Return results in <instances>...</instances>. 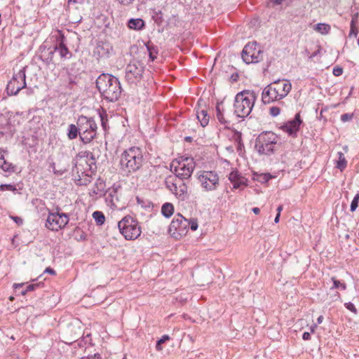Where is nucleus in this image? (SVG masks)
<instances>
[{
	"label": "nucleus",
	"mask_w": 359,
	"mask_h": 359,
	"mask_svg": "<svg viewBox=\"0 0 359 359\" xmlns=\"http://www.w3.org/2000/svg\"><path fill=\"white\" fill-rule=\"evenodd\" d=\"M95 88L102 100L107 103L116 102L124 92L118 78L109 73L102 72L97 77Z\"/></svg>",
	"instance_id": "nucleus-1"
},
{
	"label": "nucleus",
	"mask_w": 359,
	"mask_h": 359,
	"mask_svg": "<svg viewBox=\"0 0 359 359\" xmlns=\"http://www.w3.org/2000/svg\"><path fill=\"white\" fill-rule=\"evenodd\" d=\"M142 150L138 147H131L123 151L120 157V169L127 173L139 170L143 164Z\"/></svg>",
	"instance_id": "nucleus-2"
},
{
	"label": "nucleus",
	"mask_w": 359,
	"mask_h": 359,
	"mask_svg": "<svg viewBox=\"0 0 359 359\" xmlns=\"http://www.w3.org/2000/svg\"><path fill=\"white\" fill-rule=\"evenodd\" d=\"M258 93L252 90H244L238 93L234 98V114L244 118L251 113L257 99Z\"/></svg>",
	"instance_id": "nucleus-3"
},
{
	"label": "nucleus",
	"mask_w": 359,
	"mask_h": 359,
	"mask_svg": "<svg viewBox=\"0 0 359 359\" xmlns=\"http://www.w3.org/2000/svg\"><path fill=\"white\" fill-rule=\"evenodd\" d=\"M280 80L278 79L263 89L262 101L264 104L282 100L290 92L292 84L289 81L283 83H280Z\"/></svg>",
	"instance_id": "nucleus-4"
},
{
	"label": "nucleus",
	"mask_w": 359,
	"mask_h": 359,
	"mask_svg": "<svg viewBox=\"0 0 359 359\" xmlns=\"http://www.w3.org/2000/svg\"><path fill=\"white\" fill-rule=\"evenodd\" d=\"M80 130V141L85 145L97 137V125L94 117L79 115L76 119Z\"/></svg>",
	"instance_id": "nucleus-5"
},
{
	"label": "nucleus",
	"mask_w": 359,
	"mask_h": 359,
	"mask_svg": "<svg viewBox=\"0 0 359 359\" xmlns=\"http://www.w3.org/2000/svg\"><path fill=\"white\" fill-rule=\"evenodd\" d=\"M278 136L272 131L262 132L255 140V148L260 155L271 156L276 151Z\"/></svg>",
	"instance_id": "nucleus-6"
},
{
	"label": "nucleus",
	"mask_w": 359,
	"mask_h": 359,
	"mask_svg": "<svg viewBox=\"0 0 359 359\" xmlns=\"http://www.w3.org/2000/svg\"><path fill=\"white\" fill-rule=\"evenodd\" d=\"M121 235L127 241H133L140 236L142 229L136 217L127 215L118 222Z\"/></svg>",
	"instance_id": "nucleus-7"
},
{
	"label": "nucleus",
	"mask_w": 359,
	"mask_h": 359,
	"mask_svg": "<svg viewBox=\"0 0 359 359\" xmlns=\"http://www.w3.org/2000/svg\"><path fill=\"white\" fill-rule=\"evenodd\" d=\"M264 51L255 41L248 42L241 53L243 61L247 64H256L263 60Z\"/></svg>",
	"instance_id": "nucleus-8"
},
{
	"label": "nucleus",
	"mask_w": 359,
	"mask_h": 359,
	"mask_svg": "<svg viewBox=\"0 0 359 359\" xmlns=\"http://www.w3.org/2000/svg\"><path fill=\"white\" fill-rule=\"evenodd\" d=\"M178 163L180 167L178 168L175 167L174 170H172V165H170V170L175 174V177L180 180L189 179L195 168L196 163L194 158L189 156H181L179 158Z\"/></svg>",
	"instance_id": "nucleus-9"
},
{
	"label": "nucleus",
	"mask_w": 359,
	"mask_h": 359,
	"mask_svg": "<svg viewBox=\"0 0 359 359\" xmlns=\"http://www.w3.org/2000/svg\"><path fill=\"white\" fill-rule=\"evenodd\" d=\"M27 68V67L25 66L20 69L18 73L13 75V77L8 81L6 88L8 95H16L20 90L26 88Z\"/></svg>",
	"instance_id": "nucleus-10"
},
{
	"label": "nucleus",
	"mask_w": 359,
	"mask_h": 359,
	"mask_svg": "<svg viewBox=\"0 0 359 359\" xmlns=\"http://www.w3.org/2000/svg\"><path fill=\"white\" fill-rule=\"evenodd\" d=\"M144 66L140 61L129 63L126 68V81L129 84L137 85L142 79Z\"/></svg>",
	"instance_id": "nucleus-11"
},
{
	"label": "nucleus",
	"mask_w": 359,
	"mask_h": 359,
	"mask_svg": "<svg viewBox=\"0 0 359 359\" xmlns=\"http://www.w3.org/2000/svg\"><path fill=\"white\" fill-rule=\"evenodd\" d=\"M188 219L181 214H177L172 219L169 227V233L175 238H180L188 232Z\"/></svg>",
	"instance_id": "nucleus-12"
},
{
	"label": "nucleus",
	"mask_w": 359,
	"mask_h": 359,
	"mask_svg": "<svg viewBox=\"0 0 359 359\" xmlns=\"http://www.w3.org/2000/svg\"><path fill=\"white\" fill-rule=\"evenodd\" d=\"M198 180L207 191L215 190L219 184V176L216 172L212 170L200 171L198 173Z\"/></svg>",
	"instance_id": "nucleus-13"
},
{
	"label": "nucleus",
	"mask_w": 359,
	"mask_h": 359,
	"mask_svg": "<svg viewBox=\"0 0 359 359\" xmlns=\"http://www.w3.org/2000/svg\"><path fill=\"white\" fill-rule=\"evenodd\" d=\"M55 38L54 48L55 52L60 55L61 60H66L72 57V53L69 50L67 43L66 37L61 30H57V34L54 36Z\"/></svg>",
	"instance_id": "nucleus-14"
},
{
	"label": "nucleus",
	"mask_w": 359,
	"mask_h": 359,
	"mask_svg": "<svg viewBox=\"0 0 359 359\" xmlns=\"http://www.w3.org/2000/svg\"><path fill=\"white\" fill-rule=\"evenodd\" d=\"M55 53L54 46H48L44 42L39 47L35 57L42 61L46 66H49L50 64H53Z\"/></svg>",
	"instance_id": "nucleus-15"
},
{
	"label": "nucleus",
	"mask_w": 359,
	"mask_h": 359,
	"mask_svg": "<svg viewBox=\"0 0 359 359\" xmlns=\"http://www.w3.org/2000/svg\"><path fill=\"white\" fill-rule=\"evenodd\" d=\"M303 123L300 113H297L293 119L290 120L280 126V129L287 133L292 137H297L298 132L300 130V126Z\"/></svg>",
	"instance_id": "nucleus-16"
},
{
	"label": "nucleus",
	"mask_w": 359,
	"mask_h": 359,
	"mask_svg": "<svg viewBox=\"0 0 359 359\" xmlns=\"http://www.w3.org/2000/svg\"><path fill=\"white\" fill-rule=\"evenodd\" d=\"M74 65L75 64H72V67L67 69V75L63 80L65 88L69 93H72V91L75 90L79 81V73L73 72Z\"/></svg>",
	"instance_id": "nucleus-17"
},
{
	"label": "nucleus",
	"mask_w": 359,
	"mask_h": 359,
	"mask_svg": "<svg viewBox=\"0 0 359 359\" xmlns=\"http://www.w3.org/2000/svg\"><path fill=\"white\" fill-rule=\"evenodd\" d=\"M121 188L120 185H116L115 184L110 188H109L104 195L105 196V201L108 206L112 209L117 208L116 203L119 201L118 196V190Z\"/></svg>",
	"instance_id": "nucleus-18"
},
{
	"label": "nucleus",
	"mask_w": 359,
	"mask_h": 359,
	"mask_svg": "<svg viewBox=\"0 0 359 359\" xmlns=\"http://www.w3.org/2000/svg\"><path fill=\"white\" fill-rule=\"evenodd\" d=\"M229 180L233 184V189H237L241 186H248V179L242 176L237 169L233 170L229 175Z\"/></svg>",
	"instance_id": "nucleus-19"
},
{
	"label": "nucleus",
	"mask_w": 359,
	"mask_h": 359,
	"mask_svg": "<svg viewBox=\"0 0 359 359\" xmlns=\"http://www.w3.org/2000/svg\"><path fill=\"white\" fill-rule=\"evenodd\" d=\"M48 215L45 226L52 231H58L60 229V224L58 217H57L55 212H52L49 209H48Z\"/></svg>",
	"instance_id": "nucleus-20"
},
{
	"label": "nucleus",
	"mask_w": 359,
	"mask_h": 359,
	"mask_svg": "<svg viewBox=\"0 0 359 359\" xmlns=\"http://www.w3.org/2000/svg\"><path fill=\"white\" fill-rule=\"evenodd\" d=\"M294 0H267L266 6L279 11L285 10L292 6Z\"/></svg>",
	"instance_id": "nucleus-21"
},
{
	"label": "nucleus",
	"mask_w": 359,
	"mask_h": 359,
	"mask_svg": "<svg viewBox=\"0 0 359 359\" xmlns=\"http://www.w3.org/2000/svg\"><path fill=\"white\" fill-rule=\"evenodd\" d=\"M222 104H223V101L218 102L217 103L216 109H216V117H217V119L218 120V121L219 122V123L224 126L225 129L230 130V129H231V128L230 127L231 121L227 120L224 117V109L221 107V105H222Z\"/></svg>",
	"instance_id": "nucleus-22"
},
{
	"label": "nucleus",
	"mask_w": 359,
	"mask_h": 359,
	"mask_svg": "<svg viewBox=\"0 0 359 359\" xmlns=\"http://www.w3.org/2000/svg\"><path fill=\"white\" fill-rule=\"evenodd\" d=\"M202 101H203V100L201 98H200L198 100V102H197L198 107L197 108L196 107V109L197 119L200 122L201 126L203 128H204V127L207 126L209 123L210 116L208 115L207 110H205L204 109H201V110L199 109V106L201 104V102H202Z\"/></svg>",
	"instance_id": "nucleus-23"
},
{
	"label": "nucleus",
	"mask_w": 359,
	"mask_h": 359,
	"mask_svg": "<svg viewBox=\"0 0 359 359\" xmlns=\"http://www.w3.org/2000/svg\"><path fill=\"white\" fill-rule=\"evenodd\" d=\"M127 27L128 29L132 30L141 31L145 28L146 24L145 22L140 18H132L128 20Z\"/></svg>",
	"instance_id": "nucleus-24"
},
{
	"label": "nucleus",
	"mask_w": 359,
	"mask_h": 359,
	"mask_svg": "<svg viewBox=\"0 0 359 359\" xmlns=\"http://www.w3.org/2000/svg\"><path fill=\"white\" fill-rule=\"evenodd\" d=\"M109 46L107 43L102 41H97L93 50L94 55L100 57L107 55L109 53Z\"/></svg>",
	"instance_id": "nucleus-25"
},
{
	"label": "nucleus",
	"mask_w": 359,
	"mask_h": 359,
	"mask_svg": "<svg viewBox=\"0 0 359 359\" xmlns=\"http://www.w3.org/2000/svg\"><path fill=\"white\" fill-rule=\"evenodd\" d=\"M233 133V139L235 142L237 144L236 149L240 156H242L243 152L244 151V144L242 140V133L240 131H238L235 128L230 129Z\"/></svg>",
	"instance_id": "nucleus-26"
},
{
	"label": "nucleus",
	"mask_w": 359,
	"mask_h": 359,
	"mask_svg": "<svg viewBox=\"0 0 359 359\" xmlns=\"http://www.w3.org/2000/svg\"><path fill=\"white\" fill-rule=\"evenodd\" d=\"M147 50L149 54V57L151 61H154L158 55V48L151 41H147L145 43Z\"/></svg>",
	"instance_id": "nucleus-27"
},
{
	"label": "nucleus",
	"mask_w": 359,
	"mask_h": 359,
	"mask_svg": "<svg viewBox=\"0 0 359 359\" xmlns=\"http://www.w3.org/2000/svg\"><path fill=\"white\" fill-rule=\"evenodd\" d=\"M92 175L82 172L81 174L78 175V177L75 179V183L78 186H87L92 182Z\"/></svg>",
	"instance_id": "nucleus-28"
},
{
	"label": "nucleus",
	"mask_w": 359,
	"mask_h": 359,
	"mask_svg": "<svg viewBox=\"0 0 359 359\" xmlns=\"http://www.w3.org/2000/svg\"><path fill=\"white\" fill-rule=\"evenodd\" d=\"M67 137L70 140H75L78 137H80V130L77 123L76 125L73 123L68 125L67 129Z\"/></svg>",
	"instance_id": "nucleus-29"
},
{
	"label": "nucleus",
	"mask_w": 359,
	"mask_h": 359,
	"mask_svg": "<svg viewBox=\"0 0 359 359\" xmlns=\"http://www.w3.org/2000/svg\"><path fill=\"white\" fill-rule=\"evenodd\" d=\"M60 208L59 206H57L55 208V215H57V217H58V219L60 221V229H62L69 223V216L67 213L60 212Z\"/></svg>",
	"instance_id": "nucleus-30"
},
{
	"label": "nucleus",
	"mask_w": 359,
	"mask_h": 359,
	"mask_svg": "<svg viewBox=\"0 0 359 359\" xmlns=\"http://www.w3.org/2000/svg\"><path fill=\"white\" fill-rule=\"evenodd\" d=\"M176 178L175 175H169L165 180V187L174 194L178 190L177 183L175 182Z\"/></svg>",
	"instance_id": "nucleus-31"
},
{
	"label": "nucleus",
	"mask_w": 359,
	"mask_h": 359,
	"mask_svg": "<svg viewBox=\"0 0 359 359\" xmlns=\"http://www.w3.org/2000/svg\"><path fill=\"white\" fill-rule=\"evenodd\" d=\"M175 195L182 201H184L188 198V187L186 183L182 182L179 185L178 190L175 192Z\"/></svg>",
	"instance_id": "nucleus-32"
},
{
	"label": "nucleus",
	"mask_w": 359,
	"mask_h": 359,
	"mask_svg": "<svg viewBox=\"0 0 359 359\" xmlns=\"http://www.w3.org/2000/svg\"><path fill=\"white\" fill-rule=\"evenodd\" d=\"M174 213V205L171 203H165L161 207V214L165 218H170Z\"/></svg>",
	"instance_id": "nucleus-33"
},
{
	"label": "nucleus",
	"mask_w": 359,
	"mask_h": 359,
	"mask_svg": "<svg viewBox=\"0 0 359 359\" xmlns=\"http://www.w3.org/2000/svg\"><path fill=\"white\" fill-rule=\"evenodd\" d=\"M338 160L336 161L335 168L343 171L347 166V161L341 151L337 152Z\"/></svg>",
	"instance_id": "nucleus-34"
},
{
	"label": "nucleus",
	"mask_w": 359,
	"mask_h": 359,
	"mask_svg": "<svg viewBox=\"0 0 359 359\" xmlns=\"http://www.w3.org/2000/svg\"><path fill=\"white\" fill-rule=\"evenodd\" d=\"M314 29L321 34L325 35L330 33L331 27L327 23H318L315 25Z\"/></svg>",
	"instance_id": "nucleus-35"
},
{
	"label": "nucleus",
	"mask_w": 359,
	"mask_h": 359,
	"mask_svg": "<svg viewBox=\"0 0 359 359\" xmlns=\"http://www.w3.org/2000/svg\"><path fill=\"white\" fill-rule=\"evenodd\" d=\"M273 177V176H272L270 173H262L259 175L254 174L253 180L262 184H264L267 183Z\"/></svg>",
	"instance_id": "nucleus-36"
},
{
	"label": "nucleus",
	"mask_w": 359,
	"mask_h": 359,
	"mask_svg": "<svg viewBox=\"0 0 359 359\" xmlns=\"http://www.w3.org/2000/svg\"><path fill=\"white\" fill-rule=\"evenodd\" d=\"M77 346L80 348L84 347L86 345L92 346V339H91V334L87 333L86 336H83L81 339H78L76 341Z\"/></svg>",
	"instance_id": "nucleus-37"
},
{
	"label": "nucleus",
	"mask_w": 359,
	"mask_h": 359,
	"mask_svg": "<svg viewBox=\"0 0 359 359\" xmlns=\"http://www.w3.org/2000/svg\"><path fill=\"white\" fill-rule=\"evenodd\" d=\"M87 165L89 167V170L92 174H95L97 170V161L99 158H95L93 155L89 156L88 158Z\"/></svg>",
	"instance_id": "nucleus-38"
},
{
	"label": "nucleus",
	"mask_w": 359,
	"mask_h": 359,
	"mask_svg": "<svg viewBox=\"0 0 359 359\" xmlns=\"http://www.w3.org/2000/svg\"><path fill=\"white\" fill-rule=\"evenodd\" d=\"M93 217L97 226L102 225L105 222V216L101 211H95L93 213Z\"/></svg>",
	"instance_id": "nucleus-39"
},
{
	"label": "nucleus",
	"mask_w": 359,
	"mask_h": 359,
	"mask_svg": "<svg viewBox=\"0 0 359 359\" xmlns=\"http://www.w3.org/2000/svg\"><path fill=\"white\" fill-rule=\"evenodd\" d=\"M99 116L100 117L101 125L104 131L109 128L108 126V116L105 110L102 109V111H99Z\"/></svg>",
	"instance_id": "nucleus-40"
},
{
	"label": "nucleus",
	"mask_w": 359,
	"mask_h": 359,
	"mask_svg": "<svg viewBox=\"0 0 359 359\" xmlns=\"http://www.w3.org/2000/svg\"><path fill=\"white\" fill-rule=\"evenodd\" d=\"M93 147L92 150L90 151L91 155H93L95 158H99L101 156V149H102V144H99L98 142H93L92 144Z\"/></svg>",
	"instance_id": "nucleus-41"
},
{
	"label": "nucleus",
	"mask_w": 359,
	"mask_h": 359,
	"mask_svg": "<svg viewBox=\"0 0 359 359\" xmlns=\"http://www.w3.org/2000/svg\"><path fill=\"white\" fill-rule=\"evenodd\" d=\"M91 156L90 151H79L75 156V159L73 160L74 167H77V161L78 159L87 158Z\"/></svg>",
	"instance_id": "nucleus-42"
},
{
	"label": "nucleus",
	"mask_w": 359,
	"mask_h": 359,
	"mask_svg": "<svg viewBox=\"0 0 359 359\" xmlns=\"http://www.w3.org/2000/svg\"><path fill=\"white\" fill-rule=\"evenodd\" d=\"M331 279L333 282V285L330 287V290L340 289L341 290H345L346 289V284L345 283L340 282L335 277H332Z\"/></svg>",
	"instance_id": "nucleus-43"
},
{
	"label": "nucleus",
	"mask_w": 359,
	"mask_h": 359,
	"mask_svg": "<svg viewBox=\"0 0 359 359\" xmlns=\"http://www.w3.org/2000/svg\"><path fill=\"white\" fill-rule=\"evenodd\" d=\"M170 337L168 334L163 335L159 339L156 341V349L158 351H161L163 350L162 344L169 341Z\"/></svg>",
	"instance_id": "nucleus-44"
},
{
	"label": "nucleus",
	"mask_w": 359,
	"mask_h": 359,
	"mask_svg": "<svg viewBox=\"0 0 359 359\" xmlns=\"http://www.w3.org/2000/svg\"><path fill=\"white\" fill-rule=\"evenodd\" d=\"M105 181L100 177L96 180L94 184L95 188L97 189L98 191L102 192L103 194L105 192Z\"/></svg>",
	"instance_id": "nucleus-45"
},
{
	"label": "nucleus",
	"mask_w": 359,
	"mask_h": 359,
	"mask_svg": "<svg viewBox=\"0 0 359 359\" xmlns=\"http://www.w3.org/2000/svg\"><path fill=\"white\" fill-rule=\"evenodd\" d=\"M0 168L6 172H15V166L13 165L11 163H8L6 161H4L1 164H0Z\"/></svg>",
	"instance_id": "nucleus-46"
},
{
	"label": "nucleus",
	"mask_w": 359,
	"mask_h": 359,
	"mask_svg": "<svg viewBox=\"0 0 359 359\" xmlns=\"http://www.w3.org/2000/svg\"><path fill=\"white\" fill-rule=\"evenodd\" d=\"M358 203H359V193H357L355 196L353 197L351 205H350V211L351 212H353L356 210V209L358 207Z\"/></svg>",
	"instance_id": "nucleus-47"
},
{
	"label": "nucleus",
	"mask_w": 359,
	"mask_h": 359,
	"mask_svg": "<svg viewBox=\"0 0 359 359\" xmlns=\"http://www.w3.org/2000/svg\"><path fill=\"white\" fill-rule=\"evenodd\" d=\"M44 286V283L42 281L37 282L36 283H32L27 286L26 290L27 292L34 291L38 288L43 287Z\"/></svg>",
	"instance_id": "nucleus-48"
},
{
	"label": "nucleus",
	"mask_w": 359,
	"mask_h": 359,
	"mask_svg": "<svg viewBox=\"0 0 359 359\" xmlns=\"http://www.w3.org/2000/svg\"><path fill=\"white\" fill-rule=\"evenodd\" d=\"M6 190L15 192L17 191V189H16V187L15 184H0V191H4Z\"/></svg>",
	"instance_id": "nucleus-49"
},
{
	"label": "nucleus",
	"mask_w": 359,
	"mask_h": 359,
	"mask_svg": "<svg viewBox=\"0 0 359 359\" xmlns=\"http://www.w3.org/2000/svg\"><path fill=\"white\" fill-rule=\"evenodd\" d=\"M188 229L190 228L193 231H195L198 229V224L197 219L191 218L190 219H188Z\"/></svg>",
	"instance_id": "nucleus-50"
},
{
	"label": "nucleus",
	"mask_w": 359,
	"mask_h": 359,
	"mask_svg": "<svg viewBox=\"0 0 359 359\" xmlns=\"http://www.w3.org/2000/svg\"><path fill=\"white\" fill-rule=\"evenodd\" d=\"M327 110H328L327 107L325 106L324 107H322L319 115L317 116V119L319 121H323V123H325L327 121V118L323 115V113L327 111Z\"/></svg>",
	"instance_id": "nucleus-51"
},
{
	"label": "nucleus",
	"mask_w": 359,
	"mask_h": 359,
	"mask_svg": "<svg viewBox=\"0 0 359 359\" xmlns=\"http://www.w3.org/2000/svg\"><path fill=\"white\" fill-rule=\"evenodd\" d=\"M152 18L156 24L160 25L163 21V13L161 11H158L155 12V15Z\"/></svg>",
	"instance_id": "nucleus-52"
},
{
	"label": "nucleus",
	"mask_w": 359,
	"mask_h": 359,
	"mask_svg": "<svg viewBox=\"0 0 359 359\" xmlns=\"http://www.w3.org/2000/svg\"><path fill=\"white\" fill-rule=\"evenodd\" d=\"M280 113V109L278 107L273 106L269 109V114L272 117H276L278 116Z\"/></svg>",
	"instance_id": "nucleus-53"
},
{
	"label": "nucleus",
	"mask_w": 359,
	"mask_h": 359,
	"mask_svg": "<svg viewBox=\"0 0 359 359\" xmlns=\"http://www.w3.org/2000/svg\"><path fill=\"white\" fill-rule=\"evenodd\" d=\"M353 113H346V114H343L341 117H340V120L345 123V122H347V121H350L353 119Z\"/></svg>",
	"instance_id": "nucleus-54"
},
{
	"label": "nucleus",
	"mask_w": 359,
	"mask_h": 359,
	"mask_svg": "<svg viewBox=\"0 0 359 359\" xmlns=\"http://www.w3.org/2000/svg\"><path fill=\"white\" fill-rule=\"evenodd\" d=\"M344 306H345V308L346 309H348V311H351L354 314H357L358 313V310L355 308V305L352 302H348L345 303L344 304Z\"/></svg>",
	"instance_id": "nucleus-55"
},
{
	"label": "nucleus",
	"mask_w": 359,
	"mask_h": 359,
	"mask_svg": "<svg viewBox=\"0 0 359 359\" xmlns=\"http://www.w3.org/2000/svg\"><path fill=\"white\" fill-rule=\"evenodd\" d=\"M31 137H32V143L27 142H26L27 138H24V140H22V143L24 144H25L26 146H27L29 148H32V147H34L36 144L37 139H36V136L32 135Z\"/></svg>",
	"instance_id": "nucleus-56"
},
{
	"label": "nucleus",
	"mask_w": 359,
	"mask_h": 359,
	"mask_svg": "<svg viewBox=\"0 0 359 359\" xmlns=\"http://www.w3.org/2000/svg\"><path fill=\"white\" fill-rule=\"evenodd\" d=\"M344 72V69L341 67L340 66H335L334 68H333V70H332V74L335 76H339L341 75H342Z\"/></svg>",
	"instance_id": "nucleus-57"
},
{
	"label": "nucleus",
	"mask_w": 359,
	"mask_h": 359,
	"mask_svg": "<svg viewBox=\"0 0 359 359\" xmlns=\"http://www.w3.org/2000/svg\"><path fill=\"white\" fill-rule=\"evenodd\" d=\"M119 4L123 6H128L134 3L135 0H116Z\"/></svg>",
	"instance_id": "nucleus-58"
},
{
	"label": "nucleus",
	"mask_w": 359,
	"mask_h": 359,
	"mask_svg": "<svg viewBox=\"0 0 359 359\" xmlns=\"http://www.w3.org/2000/svg\"><path fill=\"white\" fill-rule=\"evenodd\" d=\"M358 33V30L356 26L353 27L350 26V32H349V36H354L356 37Z\"/></svg>",
	"instance_id": "nucleus-59"
},
{
	"label": "nucleus",
	"mask_w": 359,
	"mask_h": 359,
	"mask_svg": "<svg viewBox=\"0 0 359 359\" xmlns=\"http://www.w3.org/2000/svg\"><path fill=\"white\" fill-rule=\"evenodd\" d=\"M11 219L13 220L18 226H21L23 224V219L18 216H10Z\"/></svg>",
	"instance_id": "nucleus-60"
},
{
	"label": "nucleus",
	"mask_w": 359,
	"mask_h": 359,
	"mask_svg": "<svg viewBox=\"0 0 359 359\" xmlns=\"http://www.w3.org/2000/svg\"><path fill=\"white\" fill-rule=\"evenodd\" d=\"M239 79V74L238 72H233L231 74L229 80L231 83L237 82Z\"/></svg>",
	"instance_id": "nucleus-61"
},
{
	"label": "nucleus",
	"mask_w": 359,
	"mask_h": 359,
	"mask_svg": "<svg viewBox=\"0 0 359 359\" xmlns=\"http://www.w3.org/2000/svg\"><path fill=\"white\" fill-rule=\"evenodd\" d=\"M50 168H53V172L57 175H62L64 173V171L55 169V163L54 162L50 164Z\"/></svg>",
	"instance_id": "nucleus-62"
},
{
	"label": "nucleus",
	"mask_w": 359,
	"mask_h": 359,
	"mask_svg": "<svg viewBox=\"0 0 359 359\" xmlns=\"http://www.w3.org/2000/svg\"><path fill=\"white\" fill-rule=\"evenodd\" d=\"M81 359H101L99 353H95L94 355H90L87 357H82Z\"/></svg>",
	"instance_id": "nucleus-63"
},
{
	"label": "nucleus",
	"mask_w": 359,
	"mask_h": 359,
	"mask_svg": "<svg viewBox=\"0 0 359 359\" xmlns=\"http://www.w3.org/2000/svg\"><path fill=\"white\" fill-rule=\"evenodd\" d=\"M45 273H49L50 275L55 276L56 275V271L51 267H47L43 271Z\"/></svg>",
	"instance_id": "nucleus-64"
}]
</instances>
